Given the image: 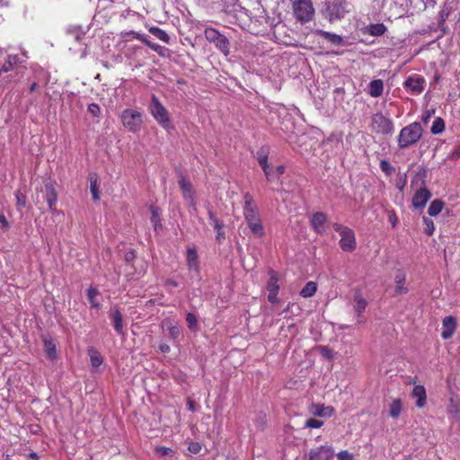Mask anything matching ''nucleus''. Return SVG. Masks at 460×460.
<instances>
[{"instance_id": "nucleus-1", "label": "nucleus", "mask_w": 460, "mask_h": 460, "mask_svg": "<svg viewBox=\"0 0 460 460\" xmlns=\"http://www.w3.org/2000/svg\"><path fill=\"white\" fill-rule=\"evenodd\" d=\"M243 217L248 228L255 237H264L265 228L256 202L249 192L243 195Z\"/></svg>"}, {"instance_id": "nucleus-2", "label": "nucleus", "mask_w": 460, "mask_h": 460, "mask_svg": "<svg viewBox=\"0 0 460 460\" xmlns=\"http://www.w3.org/2000/svg\"><path fill=\"white\" fill-rule=\"evenodd\" d=\"M423 128L420 122H412L402 128L398 136V146L407 148L417 144L422 137Z\"/></svg>"}, {"instance_id": "nucleus-3", "label": "nucleus", "mask_w": 460, "mask_h": 460, "mask_svg": "<svg viewBox=\"0 0 460 460\" xmlns=\"http://www.w3.org/2000/svg\"><path fill=\"white\" fill-rule=\"evenodd\" d=\"M292 9L294 17L302 24L311 22L315 14L312 0H295Z\"/></svg>"}, {"instance_id": "nucleus-4", "label": "nucleus", "mask_w": 460, "mask_h": 460, "mask_svg": "<svg viewBox=\"0 0 460 460\" xmlns=\"http://www.w3.org/2000/svg\"><path fill=\"white\" fill-rule=\"evenodd\" d=\"M149 111L156 122L164 129H169L172 128L168 111L155 94H153L151 97Z\"/></svg>"}, {"instance_id": "nucleus-5", "label": "nucleus", "mask_w": 460, "mask_h": 460, "mask_svg": "<svg viewBox=\"0 0 460 460\" xmlns=\"http://www.w3.org/2000/svg\"><path fill=\"white\" fill-rule=\"evenodd\" d=\"M370 128L377 135L390 136L394 131V125L390 118L382 112H376L371 116Z\"/></svg>"}, {"instance_id": "nucleus-6", "label": "nucleus", "mask_w": 460, "mask_h": 460, "mask_svg": "<svg viewBox=\"0 0 460 460\" xmlns=\"http://www.w3.org/2000/svg\"><path fill=\"white\" fill-rule=\"evenodd\" d=\"M332 228L341 235L339 242L343 252H353L356 249L357 242L354 231L341 224L334 223Z\"/></svg>"}, {"instance_id": "nucleus-7", "label": "nucleus", "mask_w": 460, "mask_h": 460, "mask_svg": "<svg viewBox=\"0 0 460 460\" xmlns=\"http://www.w3.org/2000/svg\"><path fill=\"white\" fill-rule=\"evenodd\" d=\"M206 40L213 43L214 46L226 57L230 54V41L215 28L208 27L204 31Z\"/></svg>"}, {"instance_id": "nucleus-8", "label": "nucleus", "mask_w": 460, "mask_h": 460, "mask_svg": "<svg viewBox=\"0 0 460 460\" xmlns=\"http://www.w3.org/2000/svg\"><path fill=\"white\" fill-rule=\"evenodd\" d=\"M123 126L130 132L137 133L141 129L143 119L142 114L137 110L126 109L120 115Z\"/></svg>"}, {"instance_id": "nucleus-9", "label": "nucleus", "mask_w": 460, "mask_h": 460, "mask_svg": "<svg viewBox=\"0 0 460 460\" xmlns=\"http://www.w3.org/2000/svg\"><path fill=\"white\" fill-rule=\"evenodd\" d=\"M351 9L352 4L348 0H333L327 6L329 21L333 22L343 19L346 14L351 12Z\"/></svg>"}, {"instance_id": "nucleus-10", "label": "nucleus", "mask_w": 460, "mask_h": 460, "mask_svg": "<svg viewBox=\"0 0 460 460\" xmlns=\"http://www.w3.org/2000/svg\"><path fill=\"white\" fill-rule=\"evenodd\" d=\"M178 183L181 190L184 199L189 202L191 208H196V192L191 181L189 179H187L186 176L181 174L179 176Z\"/></svg>"}, {"instance_id": "nucleus-11", "label": "nucleus", "mask_w": 460, "mask_h": 460, "mask_svg": "<svg viewBox=\"0 0 460 460\" xmlns=\"http://www.w3.org/2000/svg\"><path fill=\"white\" fill-rule=\"evenodd\" d=\"M270 154V148L267 146H262L259 148V150L256 153V158L257 161L261 167L267 180L269 181H273V169L270 167V164L268 163Z\"/></svg>"}, {"instance_id": "nucleus-12", "label": "nucleus", "mask_w": 460, "mask_h": 460, "mask_svg": "<svg viewBox=\"0 0 460 460\" xmlns=\"http://www.w3.org/2000/svg\"><path fill=\"white\" fill-rule=\"evenodd\" d=\"M426 80L420 75L409 76L403 83L404 89L411 94L418 95L422 93Z\"/></svg>"}, {"instance_id": "nucleus-13", "label": "nucleus", "mask_w": 460, "mask_h": 460, "mask_svg": "<svg viewBox=\"0 0 460 460\" xmlns=\"http://www.w3.org/2000/svg\"><path fill=\"white\" fill-rule=\"evenodd\" d=\"M333 456L334 450L328 445L320 446L309 453V460H332Z\"/></svg>"}, {"instance_id": "nucleus-14", "label": "nucleus", "mask_w": 460, "mask_h": 460, "mask_svg": "<svg viewBox=\"0 0 460 460\" xmlns=\"http://www.w3.org/2000/svg\"><path fill=\"white\" fill-rule=\"evenodd\" d=\"M310 223L315 233L323 234L326 232L327 215L323 212H315L312 215Z\"/></svg>"}, {"instance_id": "nucleus-15", "label": "nucleus", "mask_w": 460, "mask_h": 460, "mask_svg": "<svg viewBox=\"0 0 460 460\" xmlns=\"http://www.w3.org/2000/svg\"><path fill=\"white\" fill-rule=\"evenodd\" d=\"M44 191L49 208L51 212H54L56 210V205L58 201V193L54 183L51 181H47L44 184Z\"/></svg>"}, {"instance_id": "nucleus-16", "label": "nucleus", "mask_w": 460, "mask_h": 460, "mask_svg": "<svg viewBox=\"0 0 460 460\" xmlns=\"http://www.w3.org/2000/svg\"><path fill=\"white\" fill-rule=\"evenodd\" d=\"M457 323L454 316H446L442 321V332H441V337L444 340L450 339L456 329Z\"/></svg>"}, {"instance_id": "nucleus-17", "label": "nucleus", "mask_w": 460, "mask_h": 460, "mask_svg": "<svg viewBox=\"0 0 460 460\" xmlns=\"http://www.w3.org/2000/svg\"><path fill=\"white\" fill-rule=\"evenodd\" d=\"M430 197L431 193L427 188H420L412 197V206L415 208H422L426 206Z\"/></svg>"}, {"instance_id": "nucleus-18", "label": "nucleus", "mask_w": 460, "mask_h": 460, "mask_svg": "<svg viewBox=\"0 0 460 460\" xmlns=\"http://www.w3.org/2000/svg\"><path fill=\"white\" fill-rule=\"evenodd\" d=\"M308 410L315 417H332L335 411L332 406H325L321 403H311Z\"/></svg>"}, {"instance_id": "nucleus-19", "label": "nucleus", "mask_w": 460, "mask_h": 460, "mask_svg": "<svg viewBox=\"0 0 460 460\" xmlns=\"http://www.w3.org/2000/svg\"><path fill=\"white\" fill-rule=\"evenodd\" d=\"M367 305V301L363 297L360 290H357L354 294V311L357 314V317L358 319V323L365 322L364 319H362V314L366 310Z\"/></svg>"}, {"instance_id": "nucleus-20", "label": "nucleus", "mask_w": 460, "mask_h": 460, "mask_svg": "<svg viewBox=\"0 0 460 460\" xmlns=\"http://www.w3.org/2000/svg\"><path fill=\"white\" fill-rule=\"evenodd\" d=\"M411 396L416 399V406L423 408L427 403L426 389L423 385H418L413 387Z\"/></svg>"}, {"instance_id": "nucleus-21", "label": "nucleus", "mask_w": 460, "mask_h": 460, "mask_svg": "<svg viewBox=\"0 0 460 460\" xmlns=\"http://www.w3.org/2000/svg\"><path fill=\"white\" fill-rule=\"evenodd\" d=\"M186 261L190 270L199 271V256L195 248L187 249Z\"/></svg>"}, {"instance_id": "nucleus-22", "label": "nucleus", "mask_w": 460, "mask_h": 460, "mask_svg": "<svg viewBox=\"0 0 460 460\" xmlns=\"http://www.w3.org/2000/svg\"><path fill=\"white\" fill-rule=\"evenodd\" d=\"M394 282L396 284L394 290L396 295H404L408 293L409 289L405 287L406 274L403 271L399 270L396 273Z\"/></svg>"}, {"instance_id": "nucleus-23", "label": "nucleus", "mask_w": 460, "mask_h": 460, "mask_svg": "<svg viewBox=\"0 0 460 460\" xmlns=\"http://www.w3.org/2000/svg\"><path fill=\"white\" fill-rule=\"evenodd\" d=\"M111 319L113 321V327L119 335H124L123 317L119 308H114Z\"/></svg>"}, {"instance_id": "nucleus-24", "label": "nucleus", "mask_w": 460, "mask_h": 460, "mask_svg": "<svg viewBox=\"0 0 460 460\" xmlns=\"http://www.w3.org/2000/svg\"><path fill=\"white\" fill-rule=\"evenodd\" d=\"M18 63L19 58L17 55H8L6 60L0 68V75L14 70L17 67Z\"/></svg>"}, {"instance_id": "nucleus-25", "label": "nucleus", "mask_w": 460, "mask_h": 460, "mask_svg": "<svg viewBox=\"0 0 460 460\" xmlns=\"http://www.w3.org/2000/svg\"><path fill=\"white\" fill-rule=\"evenodd\" d=\"M368 93L371 97L377 98L382 95L384 91V83L381 79H375L369 83Z\"/></svg>"}, {"instance_id": "nucleus-26", "label": "nucleus", "mask_w": 460, "mask_h": 460, "mask_svg": "<svg viewBox=\"0 0 460 460\" xmlns=\"http://www.w3.org/2000/svg\"><path fill=\"white\" fill-rule=\"evenodd\" d=\"M315 33L333 45H341L342 43V38L338 34L323 30H317Z\"/></svg>"}, {"instance_id": "nucleus-27", "label": "nucleus", "mask_w": 460, "mask_h": 460, "mask_svg": "<svg viewBox=\"0 0 460 460\" xmlns=\"http://www.w3.org/2000/svg\"><path fill=\"white\" fill-rule=\"evenodd\" d=\"M43 342H44V349H45L47 357L51 360L56 359L57 358V347H56V343L54 342V341L52 339L44 338Z\"/></svg>"}, {"instance_id": "nucleus-28", "label": "nucleus", "mask_w": 460, "mask_h": 460, "mask_svg": "<svg viewBox=\"0 0 460 460\" xmlns=\"http://www.w3.org/2000/svg\"><path fill=\"white\" fill-rule=\"evenodd\" d=\"M402 410V402L399 398L393 399L389 405V416L393 419H397Z\"/></svg>"}, {"instance_id": "nucleus-29", "label": "nucleus", "mask_w": 460, "mask_h": 460, "mask_svg": "<svg viewBox=\"0 0 460 460\" xmlns=\"http://www.w3.org/2000/svg\"><path fill=\"white\" fill-rule=\"evenodd\" d=\"M269 280L267 282V290L268 291H279V274L274 270H270L268 271Z\"/></svg>"}, {"instance_id": "nucleus-30", "label": "nucleus", "mask_w": 460, "mask_h": 460, "mask_svg": "<svg viewBox=\"0 0 460 460\" xmlns=\"http://www.w3.org/2000/svg\"><path fill=\"white\" fill-rule=\"evenodd\" d=\"M214 229L217 231L216 234V240L218 243H222L223 241L226 239V233L224 231V222L220 218L218 220H215L214 222L210 223Z\"/></svg>"}, {"instance_id": "nucleus-31", "label": "nucleus", "mask_w": 460, "mask_h": 460, "mask_svg": "<svg viewBox=\"0 0 460 460\" xmlns=\"http://www.w3.org/2000/svg\"><path fill=\"white\" fill-rule=\"evenodd\" d=\"M87 351L92 367H99L103 363V358L101 353L93 347L89 348Z\"/></svg>"}, {"instance_id": "nucleus-32", "label": "nucleus", "mask_w": 460, "mask_h": 460, "mask_svg": "<svg viewBox=\"0 0 460 460\" xmlns=\"http://www.w3.org/2000/svg\"><path fill=\"white\" fill-rule=\"evenodd\" d=\"M148 31L151 34H153L155 37H156L163 42L169 43L170 36L167 34V32L165 31L162 30L159 27H156V26H151L148 29Z\"/></svg>"}, {"instance_id": "nucleus-33", "label": "nucleus", "mask_w": 460, "mask_h": 460, "mask_svg": "<svg viewBox=\"0 0 460 460\" xmlns=\"http://www.w3.org/2000/svg\"><path fill=\"white\" fill-rule=\"evenodd\" d=\"M317 291V285L314 281H309L305 284V286L301 289L300 296L303 297H311Z\"/></svg>"}, {"instance_id": "nucleus-34", "label": "nucleus", "mask_w": 460, "mask_h": 460, "mask_svg": "<svg viewBox=\"0 0 460 460\" xmlns=\"http://www.w3.org/2000/svg\"><path fill=\"white\" fill-rule=\"evenodd\" d=\"M443 208L444 202L440 199H435L430 203L428 208V214L430 217H436L442 211Z\"/></svg>"}, {"instance_id": "nucleus-35", "label": "nucleus", "mask_w": 460, "mask_h": 460, "mask_svg": "<svg viewBox=\"0 0 460 460\" xmlns=\"http://www.w3.org/2000/svg\"><path fill=\"white\" fill-rule=\"evenodd\" d=\"M430 130L431 133L435 135L442 133L445 130V122L443 119L439 117L436 118L432 123Z\"/></svg>"}, {"instance_id": "nucleus-36", "label": "nucleus", "mask_w": 460, "mask_h": 460, "mask_svg": "<svg viewBox=\"0 0 460 460\" xmlns=\"http://www.w3.org/2000/svg\"><path fill=\"white\" fill-rule=\"evenodd\" d=\"M99 295V290L96 288H90L87 290V297L91 305L94 308L100 307V303L96 301V296Z\"/></svg>"}, {"instance_id": "nucleus-37", "label": "nucleus", "mask_w": 460, "mask_h": 460, "mask_svg": "<svg viewBox=\"0 0 460 460\" xmlns=\"http://www.w3.org/2000/svg\"><path fill=\"white\" fill-rule=\"evenodd\" d=\"M386 31L385 26L383 23L370 24L368 32L372 36H381Z\"/></svg>"}, {"instance_id": "nucleus-38", "label": "nucleus", "mask_w": 460, "mask_h": 460, "mask_svg": "<svg viewBox=\"0 0 460 460\" xmlns=\"http://www.w3.org/2000/svg\"><path fill=\"white\" fill-rule=\"evenodd\" d=\"M146 46H147L149 49H151L152 50L155 51L159 56L161 57H164L165 56V51L167 50L166 48L161 46V45H158L156 43H154L152 41H150L149 40H145V43H144Z\"/></svg>"}, {"instance_id": "nucleus-39", "label": "nucleus", "mask_w": 460, "mask_h": 460, "mask_svg": "<svg viewBox=\"0 0 460 460\" xmlns=\"http://www.w3.org/2000/svg\"><path fill=\"white\" fill-rule=\"evenodd\" d=\"M90 190H91V193L93 195V199L94 201H98L100 199V192H99V188H98V183H97V178H95V177L90 178Z\"/></svg>"}, {"instance_id": "nucleus-40", "label": "nucleus", "mask_w": 460, "mask_h": 460, "mask_svg": "<svg viewBox=\"0 0 460 460\" xmlns=\"http://www.w3.org/2000/svg\"><path fill=\"white\" fill-rule=\"evenodd\" d=\"M380 169L386 176H391L394 172V167L389 161L385 159L380 161Z\"/></svg>"}, {"instance_id": "nucleus-41", "label": "nucleus", "mask_w": 460, "mask_h": 460, "mask_svg": "<svg viewBox=\"0 0 460 460\" xmlns=\"http://www.w3.org/2000/svg\"><path fill=\"white\" fill-rule=\"evenodd\" d=\"M423 223L426 226L424 229L425 234L429 236H431L435 231V226L433 221L427 217H423Z\"/></svg>"}, {"instance_id": "nucleus-42", "label": "nucleus", "mask_w": 460, "mask_h": 460, "mask_svg": "<svg viewBox=\"0 0 460 460\" xmlns=\"http://www.w3.org/2000/svg\"><path fill=\"white\" fill-rule=\"evenodd\" d=\"M323 421L314 419V418H310V419L306 420V421L305 422L304 428L319 429V428L323 427Z\"/></svg>"}, {"instance_id": "nucleus-43", "label": "nucleus", "mask_w": 460, "mask_h": 460, "mask_svg": "<svg viewBox=\"0 0 460 460\" xmlns=\"http://www.w3.org/2000/svg\"><path fill=\"white\" fill-rule=\"evenodd\" d=\"M186 322L190 330H196L197 328V317L193 313H188L186 314Z\"/></svg>"}, {"instance_id": "nucleus-44", "label": "nucleus", "mask_w": 460, "mask_h": 460, "mask_svg": "<svg viewBox=\"0 0 460 460\" xmlns=\"http://www.w3.org/2000/svg\"><path fill=\"white\" fill-rule=\"evenodd\" d=\"M122 35L124 37L128 36L131 39H136L137 40L142 41L143 43H145V40H146V38L144 35H142L137 31H126V32L122 33Z\"/></svg>"}, {"instance_id": "nucleus-45", "label": "nucleus", "mask_w": 460, "mask_h": 460, "mask_svg": "<svg viewBox=\"0 0 460 460\" xmlns=\"http://www.w3.org/2000/svg\"><path fill=\"white\" fill-rule=\"evenodd\" d=\"M87 111L89 113H91L93 117L98 118L101 115V108L97 103H90L88 105Z\"/></svg>"}, {"instance_id": "nucleus-46", "label": "nucleus", "mask_w": 460, "mask_h": 460, "mask_svg": "<svg viewBox=\"0 0 460 460\" xmlns=\"http://www.w3.org/2000/svg\"><path fill=\"white\" fill-rule=\"evenodd\" d=\"M16 203L20 208H24L26 206V196L20 190L15 192Z\"/></svg>"}, {"instance_id": "nucleus-47", "label": "nucleus", "mask_w": 460, "mask_h": 460, "mask_svg": "<svg viewBox=\"0 0 460 460\" xmlns=\"http://www.w3.org/2000/svg\"><path fill=\"white\" fill-rule=\"evenodd\" d=\"M202 448V446L199 442L191 441L189 444L188 450L192 454H199Z\"/></svg>"}, {"instance_id": "nucleus-48", "label": "nucleus", "mask_w": 460, "mask_h": 460, "mask_svg": "<svg viewBox=\"0 0 460 460\" xmlns=\"http://www.w3.org/2000/svg\"><path fill=\"white\" fill-rule=\"evenodd\" d=\"M339 460H354L353 455L348 450H341L337 454Z\"/></svg>"}, {"instance_id": "nucleus-49", "label": "nucleus", "mask_w": 460, "mask_h": 460, "mask_svg": "<svg viewBox=\"0 0 460 460\" xmlns=\"http://www.w3.org/2000/svg\"><path fill=\"white\" fill-rule=\"evenodd\" d=\"M187 408L191 412H195L197 411V404L191 398L187 399Z\"/></svg>"}, {"instance_id": "nucleus-50", "label": "nucleus", "mask_w": 460, "mask_h": 460, "mask_svg": "<svg viewBox=\"0 0 460 460\" xmlns=\"http://www.w3.org/2000/svg\"><path fill=\"white\" fill-rule=\"evenodd\" d=\"M268 292H269L268 300L272 304L277 303L279 291H268Z\"/></svg>"}, {"instance_id": "nucleus-51", "label": "nucleus", "mask_w": 460, "mask_h": 460, "mask_svg": "<svg viewBox=\"0 0 460 460\" xmlns=\"http://www.w3.org/2000/svg\"><path fill=\"white\" fill-rule=\"evenodd\" d=\"M388 219H389V222L391 223L392 226L395 227L397 225V222H398V218H397V216L394 211H392L391 213H389Z\"/></svg>"}, {"instance_id": "nucleus-52", "label": "nucleus", "mask_w": 460, "mask_h": 460, "mask_svg": "<svg viewBox=\"0 0 460 460\" xmlns=\"http://www.w3.org/2000/svg\"><path fill=\"white\" fill-rule=\"evenodd\" d=\"M208 217L210 223L219 219L210 206L208 207Z\"/></svg>"}, {"instance_id": "nucleus-53", "label": "nucleus", "mask_w": 460, "mask_h": 460, "mask_svg": "<svg viewBox=\"0 0 460 460\" xmlns=\"http://www.w3.org/2000/svg\"><path fill=\"white\" fill-rule=\"evenodd\" d=\"M156 453H158L161 456H164L169 454L171 449L165 447H158L155 448Z\"/></svg>"}, {"instance_id": "nucleus-54", "label": "nucleus", "mask_w": 460, "mask_h": 460, "mask_svg": "<svg viewBox=\"0 0 460 460\" xmlns=\"http://www.w3.org/2000/svg\"><path fill=\"white\" fill-rule=\"evenodd\" d=\"M449 411H450V413H452L454 415L455 420L458 423V425L460 427V409L455 408V409L450 410Z\"/></svg>"}, {"instance_id": "nucleus-55", "label": "nucleus", "mask_w": 460, "mask_h": 460, "mask_svg": "<svg viewBox=\"0 0 460 460\" xmlns=\"http://www.w3.org/2000/svg\"><path fill=\"white\" fill-rule=\"evenodd\" d=\"M406 185V176L404 175L402 178H401L399 181H396V188L400 190H402L403 188Z\"/></svg>"}, {"instance_id": "nucleus-56", "label": "nucleus", "mask_w": 460, "mask_h": 460, "mask_svg": "<svg viewBox=\"0 0 460 460\" xmlns=\"http://www.w3.org/2000/svg\"><path fill=\"white\" fill-rule=\"evenodd\" d=\"M0 223L2 227L4 229H8L10 227V224L4 214L0 215Z\"/></svg>"}, {"instance_id": "nucleus-57", "label": "nucleus", "mask_w": 460, "mask_h": 460, "mask_svg": "<svg viewBox=\"0 0 460 460\" xmlns=\"http://www.w3.org/2000/svg\"><path fill=\"white\" fill-rule=\"evenodd\" d=\"M169 331H170L171 336H172L173 338L178 337V335L180 334V330L177 326L171 327Z\"/></svg>"}, {"instance_id": "nucleus-58", "label": "nucleus", "mask_w": 460, "mask_h": 460, "mask_svg": "<svg viewBox=\"0 0 460 460\" xmlns=\"http://www.w3.org/2000/svg\"><path fill=\"white\" fill-rule=\"evenodd\" d=\"M285 166L284 165H279L273 170V173L276 172L279 175H282L285 172Z\"/></svg>"}, {"instance_id": "nucleus-59", "label": "nucleus", "mask_w": 460, "mask_h": 460, "mask_svg": "<svg viewBox=\"0 0 460 460\" xmlns=\"http://www.w3.org/2000/svg\"><path fill=\"white\" fill-rule=\"evenodd\" d=\"M165 285L167 286H171V287H173V288H177L178 287V282L175 281L174 279H168L165 282Z\"/></svg>"}, {"instance_id": "nucleus-60", "label": "nucleus", "mask_w": 460, "mask_h": 460, "mask_svg": "<svg viewBox=\"0 0 460 460\" xmlns=\"http://www.w3.org/2000/svg\"><path fill=\"white\" fill-rule=\"evenodd\" d=\"M134 258H135V254H134V252H128V253L125 255V260H126L127 261H132Z\"/></svg>"}, {"instance_id": "nucleus-61", "label": "nucleus", "mask_w": 460, "mask_h": 460, "mask_svg": "<svg viewBox=\"0 0 460 460\" xmlns=\"http://www.w3.org/2000/svg\"><path fill=\"white\" fill-rule=\"evenodd\" d=\"M28 457L31 458V459H33V460H39V458H40L36 452H31L28 455Z\"/></svg>"}, {"instance_id": "nucleus-62", "label": "nucleus", "mask_w": 460, "mask_h": 460, "mask_svg": "<svg viewBox=\"0 0 460 460\" xmlns=\"http://www.w3.org/2000/svg\"><path fill=\"white\" fill-rule=\"evenodd\" d=\"M37 88H38V84H37L36 82H34V83H32V84H31V86H30V91H31V92H34V91H36V90H37Z\"/></svg>"}, {"instance_id": "nucleus-63", "label": "nucleus", "mask_w": 460, "mask_h": 460, "mask_svg": "<svg viewBox=\"0 0 460 460\" xmlns=\"http://www.w3.org/2000/svg\"><path fill=\"white\" fill-rule=\"evenodd\" d=\"M160 349L163 352H168L169 351V346L168 345H161Z\"/></svg>"}, {"instance_id": "nucleus-64", "label": "nucleus", "mask_w": 460, "mask_h": 460, "mask_svg": "<svg viewBox=\"0 0 460 460\" xmlns=\"http://www.w3.org/2000/svg\"><path fill=\"white\" fill-rule=\"evenodd\" d=\"M324 350H327V349H326V348H324V347H323V348H322V352H323V351H324Z\"/></svg>"}]
</instances>
